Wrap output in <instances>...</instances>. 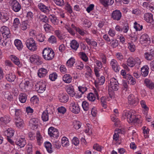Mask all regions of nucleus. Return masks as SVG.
I'll return each instance as SVG.
<instances>
[{
    "mask_svg": "<svg viewBox=\"0 0 154 154\" xmlns=\"http://www.w3.org/2000/svg\"><path fill=\"white\" fill-rule=\"evenodd\" d=\"M149 68L147 65L143 66L141 68V73L142 75L144 77L146 76L149 73Z\"/></svg>",
    "mask_w": 154,
    "mask_h": 154,
    "instance_id": "b1692460",
    "label": "nucleus"
},
{
    "mask_svg": "<svg viewBox=\"0 0 154 154\" xmlns=\"http://www.w3.org/2000/svg\"><path fill=\"white\" fill-rule=\"evenodd\" d=\"M122 14L120 10H116L113 11L111 14V17L113 20L117 21L120 20Z\"/></svg>",
    "mask_w": 154,
    "mask_h": 154,
    "instance_id": "4468645a",
    "label": "nucleus"
},
{
    "mask_svg": "<svg viewBox=\"0 0 154 154\" xmlns=\"http://www.w3.org/2000/svg\"><path fill=\"white\" fill-rule=\"evenodd\" d=\"M128 102L129 104L133 106H136L138 103V98L133 94H130L128 97Z\"/></svg>",
    "mask_w": 154,
    "mask_h": 154,
    "instance_id": "ddd939ff",
    "label": "nucleus"
},
{
    "mask_svg": "<svg viewBox=\"0 0 154 154\" xmlns=\"http://www.w3.org/2000/svg\"><path fill=\"white\" fill-rule=\"evenodd\" d=\"M57 74L56 72H53L49 75V78L51 81H54L57 79Z\"/></svg>",
    "mask_w": 154,
    "mask_h": 154,
    "instance_id": "bf43d9fd",
    "label": "nucleus"
},
{
    "mask_svg": "<svg viewBox=\"0 0 154 154\" xmlns=\"http://www.w3.org/2000/svg\"><path fill=\"white\" fill-rule=\"evenodd\" d=\"M30 85V82L28 79H24L22 80L19 85L20 88L21 90L24 92L26 91L29 86Z\"/></svg>",
    "mask_w": 154,
    "mask_h": 154,
    "instance_id": "6e6552de",
    "label": "nucleus"
},
{
    "mask_svg": "<svg viewBox=\"0 0 154 154\" xmlns=\"http://www.w3.org/2000/svg\"><path fill=\"white\" fill-rule=\"evenodd\" d=\"M29 125L32 127H37L38 119L35 118H32L29 121Z\"/></svg>",
    "mask_w": 154,
    "mask_h": 154,
    "instance_id": "4c0bfd02",
    "label": "nucleus"
},
{
    "mask_svg": "<svg viewBox=\"0 0 154 154\" xmlns=\"http://www.w3.org/2000/svg\"><path fill=\"white\" fill-rule=\"evenodd\" d=\"M63 80L67 83H71L72 80V77L69 74L64 75L63 76Z\"/></svg>",
    "mask_w": 154,
    "mask_h": 154,
    "instance_id": "473e14b6",
    "label": "nucleus"
},
{
    "mask_svg": "<svg viewBox=\"0 0 154 154\" xmlns=\"http://www.w3.org/2000/svg\"><path fill=\"white\" fill-rule=\"evenodd\" d=\"M6 79L9 82H12L14 81L16 76L14 73H10L6 75L5 76Z\"/></svg>",
    "mask_w": 154,
    "mask_h": 154,
    "instance_id": "2f4dec72",
    "label": "nucleus"
},
{
    "mask_svg": "<svg viewBox=\"0 0 154 154\" xmlns=\"http://www.w3.org/2000/svg\"><path fill=\"white\" fill-rule=\"evenodd\" d=\"M48 73L47 69L44 68H41L38 71V75L39 77L42 78L45 77Z\"/></svg>",
    "mask_w": 154,
    "mask_h": 154,
    "instance_id": "a878e982",
    "label": "nucleus"
},
{
    "mask_svg": "<svg viewBox=\"0 0 154 154\" xmlns=\"http://www.w3.org/2000/svg\"><path fill=\"white\" fill-rule=\"evenodd\" d=\"M5 98H6L9 100H12L13 99L12 95L8 91L6 92L4 94Z\"/></svg>",
    "mask_w": 154,
    "mask_h": 154,
    "instance_id": "338daca9",
    "label": "nucleus"
},
{
    "mask_svg": "<svg viewBox=\"0 0 154 154\" xmlns=\"http://www.w3.org/2000/svg\"><path fill=\"white\" fill-rule=\"evenodd\" d=\"M118 42L116 39H112L110 43V45L113 48H115L118 45Z\"/></svg>",
    "mask_w": 154,
    "mask_h": 154,
    "instance_id": "4d7b16f0",
    "label": "nucleus"
},
{
    "mask_svg": "<svg viewBox=\"0 0 154 154\" xmlns=\"http://www.w3.org/2000/svg\"><path fill=\"white\" fill-rule=\"evenodd\" d=\"M10 3L12 9L15 12H18L20 10L21 5L17 0H11Z\"/></svg>",
    "mask_w": 154,
    "mask_h": 154,
    "instance_id": "0eeeda50",
    "label": "nucleus"
},
{
    "mask_svg": "<svg viewBox=\"0 0 154 154\" xmlns=\"http://www.w3.org/2000/svg\"><path fill=\"white\" fill-rule=\"evenodd\" d=\"M87 98L89 101L91 102L94 101L96 99L95 95L92 93H90L88 94Z\"/></svg>",
    "mask_w": 154,
    "mask_h": 154,
    "instance_id": "603ef678",
    "label": "nucleus"
},
{
    "mask_svg": "<svg viewBox=\"0 0 154 154\" xmlns=\"http://www.w3.org/2000/svg\"><path fill=\"white\" fill-rule=\"evenodd\" d=\"M145 58L150 61L154 59V47L150 50L149 52H146L144 54Z\"/></svg>",
    "mask_w": 154,
    "mask_h": 154,
    "instance_id": "a211bd4d",
    "label": "nucleus"
},
{
    "mask_svg": "<svg viewBox=\"0 0 154 154\" xmlns=\"http://www.w3.org/2000/svg\"><path fill=\"white\" fill-rule=\"evenodd\" d=\"M101 102L103 107L105 108L106 106V97H103L100 98Z\"/></svg>",
    "mask_w": 154,
    "mask_h": 154,
    "instance_id": "69168bd1",
    "label": "nucleus"
},
{
    "mask_svg": "<svg viewBox=\"0 0 154 154\" xmlns=\"http://www.w3.org/2000/svg\"><path fill=\"white\" fill-rule=\"evenodd\" d=\"M80 57L84 61L87 62L88 61V58L86 54L83 52H80L79 53Z\"/></svg>",
    "mask_w": 154,
    "mask_h": 154,
    "instance_id": "052dcab7",
    "label": "nucleus"
},
{
    "mask_svg": "<svg viewBox=\"0 0 154 154\" xmlns=\"http://www.w3.org/2000/svg\"><path fill=\"white\" fill-rule=\"evenodd\" d=\"M70 109L71 111L75 114H78L80 111V109L78 105L74 102L70 104Z\"/></svg>",
    "mask_w": 154,
    "mask_h": 154,
    "instance_id": "6ab92c4d",
    "label": "nucleus"
},
{
    "mask_svg": "<svg viewBox=\"0 0 154 154\" xmlns=\"http://www.w3.org/2000/svg\"><path fill=\"white\" fill-rule=\"evenodd\" d=\"M61 141L63 146L66 147L69 145L68 139L66 137H63L61 139Z\"/></svg>",
    "mask_w": 154,
    "mask_h": 154,
    "instance_id": "c03bdc74",
    "label": "nucleus"
},
{
    "mask_svg": "<svg viewBox=\"0 0 154 154\" xmlns=\"http://www.w3.org/2000/svg\"><path fill=\"white\" fill-rule=\"evenodd\" d=\"M46 32H48L52 30V27L48 23L45 24L43 26Z\"/></svg>",
    "mask_w": 154,
    "mask_h": 154,
    "instance_id": "3c124183",
    "label": "nucleus"
},
{
    "mask_svg": "<svg viewBox=\"0 0 154 154\" xmlns=\"http://www.w3.org/2000/svg\"><path fill=\"white\" fill-rule=\"evenodd\" d=\"M48 133L50 136L52 137L57 138L59 136L58 130L52 127H51L48 128Z\"/></svg>",
    "mask_w": 154,
    "mask_h": 154,
    "instance_id": "f8f14e48",
    "label": "nucleus"
},
{
    "mask_svg": "<svg viewBox=\"0 0 154 154\" xmlns=\"http://www.w3.org/2000/svg\"><path fill=\"white\" fill-rule=\"evenodd\" d=\"M35 88L38 92H43L45 90L46 85L45 83L40 82L37 83L35 85Z\"/></svg>",
    "mask_w": 154,
    "mask_h": 154,
    "instance_id": "2eb2a0df",
    "label": "nucleus"
},
{
    "mask_svg": "<svg viewBox=\"0 0 154 154\" xmlns=\"http://www.w3.org/2000/svg\"><path fill=\"white\" fill-rule=\"evenodd\" d=\"M15 142L16 144L19 146L20 148L23 147L26 144V142L25 138H20L17 139Z\"/></svg>",
    "mask_w": 154,
    "mask_h": 154,
    "instance_id": "412c9836",
    "label": "nucleus"
},
{
    "mask_svg": "<svg viewBox=\"0 0 154 154\" xmlns=\"http://www.w3.org/2000/svg\"><path fill=\"white\" fill-rule=\"evenodd\" d=\"M48 113L47 110H45L43 112L42 118L43 121L46 122L48 120Z\"/></svg>",
    "mask_w": 154,
    "mask_h": 154,
    "instance_id": "49530a36",
    "label": "nucleus"
},
{
    "mask_svg": "<svg viewBox=\"0 0 154 154\" xmlns=\"http://www.w3.org/2000/svg\"><path fill=\"white\" fill-rule=\"evenodd\" d=\"M110 65L112 69L116 72H119L120 69V66L117 61L114 59H112L110 61Z\"/></svg>",
    "mask_w": 154,
    "mask_h": 154,
    "instance_id": "f3484780",
    "label": "nucleus"
},
{
    "mask_svg": "<svg viewBox=\"0 0 154 154\" xmlns=\"http://www.w3.org/2000/svg\"><path fill=\"white\" fill-rule=\"evenodd\" d=\"M122 116L124 119L127 118V121L129 123L138 124L140 122V119L133 114L132 111H124Z\"/></svg>",
    "mask_w": 154,
    "mask_h": 154,
    "instance_id": "f257e3e1",
    "label": "nucleus"
},
{
    "mask_svg": "<svg viewBox=\"0 0 154 154\" xmlns=\"http://www.w3.org/2000/svg\"><path fill=\"white\" fill-rule=\"evenodd\" d=\"M36 37L37 40L40 42H43L46 38L45 35L42 33H40L36 35Z\"/></svg>",
    "mask_w": 154,
    "mask_h": 154,
    "instance_id": "79ce46f5",
    "label": "nucleus"
},
{
    "mask_svg": "<svg viewBox=\"0 0 154 154\" xmlns=\"http://www.w3.org/2000/svg\"><path fill=\"white\" fill-rule=\"evenodd\" d=\"M70 44V46L71 48L75 51H76L79 47V44L75 40H72Z\"/></svg>",
    "mask_w": 154,
    "mask_h": 154,
    "instance_id": "72a5a7b5",
    "label": "nucleus"
},
{
    "mask_svg": "<svg viewBox=\"0 0 154 154\" xmlns=\"http://www.w3.org/2000/svg\"><path fill=\"white\" fill-rule=\"evenodd\" d=\"M4 38H2L1 35V33L0 32V45L3 46H5L6 45L7 43L6 40H4Z\"/></svg>",
    "mask_w": 154,
    "mask_h": 154,
    "instance_id": "e2e57ef3",
    "label": "nucleus"
},
{
    "mask_svg": "<svg viewBox=\"0 0 154 154\" xmlns=\"http://www.w3.org/2000/svg\"><path fill=\"white\" fill-rule=\"evenodd\" d=\"M27 48L32 51H35L37 49V46L35 41L32 38L27 39L26 42Z\"/></svg>",
    "mask_w": 154,
    "mask_h": 154,
    "instance_id": "7ed1b4c3",
    "label": "nucleus"
},
{
    "mask_svg": "<svg viewBox=\"0 0 154 154\" xmlns=\"http://www.w3.org/2000/svg\"><path fill=\"white\" fill-rule=\"evenodd\" d=\"M51 23L54 25H57L58 24V20L57 17L54 14L50 15L49 17Z\"/></svg>",
    "mask_w": 154,
    "mask_h": 154,
    "instance_id": "37998d69",
    "label": "nucleus"
},
{
    "mask_svg": "<svg viewBox=\"0 0 154 154\" xmlns=\"http://www.w3.org/2000/svg\"><path fill=\"white\" fill-rule=\"evenodd\" d=\"M11 120V118L10 116H5L3 117L0 118V123L2 124H7L9 123Z\"/></svg>",
    "mask_w": 154,
    "mask_h": 154,
    "instance_id": "393cba45",
    "label": "nucleus"
},
{
    "mask_svg": "<svg viewBox=\"0 0 154 154\" xmlns=\"http://www.w3.org/2000/svg\"><path fill=\"white\" fill-rule=\"evenodd\" d=\"M128 46L129 49L131 52H134L135 50V45L132 43H128Z\"/></svg>",
    "mask_w": 154,
    "mask_h": 154,
    "instance_id": "774afa93",
    "label": "nucleus"
},
{
    "mask_svg": "<svg viewBox=\"0 0 154 154\" xmlns=\"http://www.w3.org/2000/svg\"><path fill=\"white\" fill-rule=\"evenodd\" d=\"M9 111L11 114L15 113V117H20L22 114L20 109H18L16 105H12L9 108Z\"/></svg>",
    "mask_w": 154,
    "mask_h": 154,
    "instance_id": "423d86ee",
    "label": "nucleus"
},
{
    "mask_svg": "<svg viewBox=\"0 0 154 154\" xmlns=\"http://www.w3.org/2000/svg\"><path fill=\"white\" fill-rule=\"evenodd\" d=\"M29 26L28 22L27 21H24L22 22L21 24L20 28L23 30H26Z\"/></svg>",
    "mask_w": 154,
    "mask_h": 154,
    "instance_id": "5fc2aeb1",
    "label": "nucleus"
},
{
    "mask_svg": "<svg viewBox=\"0 0 154 154\" xmlns=\"http://www.w3.org/2000/svg\"><path fill=\"white\" fill-rule=\"evenodd\" d=\"M58 98L60 101L62 103H66L68 100V97L67 95L64 93H60L58 96Z\"/></svg>",
    "mask_w": 154,
    "mask_h": 154,
    "instance_id": "4be33fe9",
    "label": "nucleus"
},
{
    "mask_svg": "<svg viewBox=\"0 0 154 154\" xmlns=\"http://www.w3.org/2000/svg\"><path fill=\"white\" fill-rule=\"evenodd\" d=\"M82 106L83 109L85 111H87L89 109V104L87 101H83L82 104Z\"/></svg>",
    "mask_w": 154,
    "mask_h": 154,
    "instance_id": "13d9d810",
    "label": "nucleus"
},
{
    "mask_svg": "<svg viewBox=\"0 0 154 154\" xmlns=\"http://www.w3.org/2000/svg\"><path fill=\"white\" fill-rule=\"evenodd\" d=\"M0 31L3 38H4L5 40L6 38H9L11 36L9 28L6 26H2L0 29Z\"/></svg>",
    "mask_w": 154,
    "mask_h": 154,
    "instance_id": "1a4fd4ad",
    "label": "nucleus"
},
{
    "mask_svg": "<svg viewBox=\"0 0 154 154\" xmlns=\"http://www.w3.org/2000/svg\"><path fill=\"white\" fill-rule=\"evenodd\" d=\"M127 64L131 67H133L135 65L138 66L141 63L140 59L137 57L135 59L131 57H130L127 60Z\"/></svg>",
    "mask_w": 154,
    "mask_h": 154,
    "instance_id": "39448f33",
    "label": "nucleus"
},
{
    "mask_svg": "<svg viewBox=\"0 0 154 154\" xmlns=\"http://www.w3.org/2000/svg\"><path fill=\"white\" fill-rule=\"evenodd\" d=\"M36 134L37 142L38 143V144L39 145H40L43 142L42 137L40 134L39 132H37Z\"/></svg>",
    "mask_w": 154,
    "mask_h": 154,
    "instance_id": "de8ad7c7",
    "label": "nucleus"
},
{
    "mask_svg": "<svg viewBox=\"0 0 154 154\" xmlns=\"http://www.w3.org/2000/svg\"><path fill=\"white\" fill-rule=\"evenodd\" d=\"M29 60L31 63L37 65H41L43 63L42 58L37 54L32 55L29 58Z\"/></svg>",
    "mask_w": 154,
    "mask_h": 154,
    "instance_id": "20e7f679",
    "label": "nucleus"
},
{
    "mask_svg": "<svg viewBox=\"0 0 154 154\" xmlns=\"http://www.w3.org/2000/svg\"><path fill=\"white\" fill-rule=\"evenodd\" d=\"M100 1L101 4L104 7L111 5L114 3V0H100Z\"/></svg>",
    "mask_w": 154,
    "mask_h": 154,
    "instance_id": "bb28decb",
    "label": "nucleus"
},
{
    "mask_svg": "<svg viewBox=\"0 0 154 154\" xmlns=\"http://www.w3.org/2000/svg\"><path fill=\"white\" fill-rule=\"evenodd\" d=\"M98 85H102L104 83L105 81V77L103 76H101L98 78V81H97Z\"/></svg>",
    "mask_w": 154,
    "mask_h": 154,
    "instance_id": "8fccbe9b",
    "label": "nucleus"
},
{
    "mask_svg": "<svg viewBox=\"0 0 154 154\" xmlns=\"http://www.w3.org/2000/svg\"><path fill=\"white\" fill-rule=\"evenodd\" d=\"M11 59L15 64L18 66L19 67H21L22 66V64L20 63L19 59L16 56L11 55Z\"/></svg>",
    "mask_w": 154,
    "mask_h": 154,
    "instance_id": "c756f323",
    "label": "nucleus"
},
{
    "mask_svg": "<svg viewBox=\"0 0 154 154\" xmlns=\"http://www.w3.org/2000/svg\"><path fill=\"white\" fill-rule=\"evenodd\" d=\"M14 131L12 128H8L4 131V134L7 137V138H10L14 135Z\"/></svg>",
    "mask_w": 154,
    "mask_h": 154,
    "instance_id": "c85d7f7f",
    "label": "nucleus"
},
{
    "mask_svg": "<svg viewBox=\"0 0 154 154\" xmlns=\"http://www.w3.org/2000/svg\"><path fill=\"white\" fill-rule=\"evenodd\" d=\"M124 78L127 79L128 83L131 85H134L136 83L135 79L128 74H127V75L125 77H124Z\"/></svg>",
    "mask_w": 154,
    "mask_h": 154,
    "instance_id": "cd10ccee",
    "label": "nucleus"
},
{
    "mask_svg": "<svg viewBox=\"0 0 154 154\" xmlns=\"http://www.w3.org/2000/svg\"><path fill=\"white\" fill-rule=\"evenodd\" d=\"M38 7L39 9L42 12L48 14L50 12V7L45 5L42 3H39L38 4Z\"/></svg>",
    "mask_w": 154,
    "mask_h": 154,
    "instance_id": "dca6fc26",
    "label": "nucleus"
},
{
    "mask_svg": "<svg viewBox=\"0 0 154 154\" xmlns=\"http://www.w3.org/2000/svg\"><path fill=\"white\" fill-rule=\"evenodd\" d=\"M9 19L8 15L6 13H1L0 15V20L4 23Z\"/></svg>",
    "mask_w": 154,
    "mask_h": 154,
    "instance_id": "e433bc0d",
    "label": "nucleus"
},
{
    "mask_svg": "<svg viewBox=\"0 0 154 154\" xmlns=\"http://www.w3.org/2000/svg\"><path fill=\"white\" fill-rule=\"evenodd\" d=\"M20 24V21L17 18H15L14 20L13 26L15 28H17Z\"/></svg>",
    "mask_w": 154,
    "mask_h": 154,
    "instance_id": "6e6d98bb",
    "label": "nucleus"
},
{
    "mask_svg": "<svg viewBox=\"0 0 154 154\" xmlns=\"http://www.w3.org/2000/svg\"><path fill=\"white\" fill-rule=\"evenodd\" d=\"M44 146L48 153H51L53 152L51 143L49 142H46L44 143Z\"/></svg>",
    "mask_w": 154,
    "mask_h": 154,
    "instance_id": "c9c22d12",
    "label": "nucleus"
},
{
    "mask_svg": "<svg viewBox=\"0 0 154 154\" xmlns=\"http://www.w3.org/2000/svg\"><path fill=\"white\" fill-rule=\"evenodd\" d=\"M42 57L46 60H52L55 56L53 50L51 48H46L43 50Z\"/></svg>",
    "mask_w": 154,
    "mask_h": 154,
    "instance_id": "f03ea898",
    "label": "nucleus"
},
{
    "mask_svg": "<svg viewBox=\"0 0 154 154\" xmlns=\"http://www.w3.org/2000/svg\"><path fill=\"white\" fill-rule=\"evenodd\" d=\"M48 41L52 44L56 43L57 42V38L54 36L51 35L48 38Z\"/></svg>",
    "mask_w": 154,
    "mask_h": 154,
    "instance_id": "0e129e2a",
    "label": "nucleus"
},
{
    "mask_svg": "<svg viewBox=\"0 0 154 154\" xmlns=\"http://www.w3.org/2000/svg\"><path fill=\"white\" fill-rule=\"evenodd\" d=\"M144 19L149 23H151L153 21L152 15V14L149 13H146L144 14Z\"/></svg>",
    "mask_w": 154,
    "mask_h": 154,
    "instance_id": "5701e85b",
    "label": "nucleus"
},
{
    "mask_svg": "<svg viewBox=\"0 0 154 154\" xmlns=\"http://www.w3.org/2000/svg\"><path fill=\"white\" fill-rule=\"evenodd\" d=\"M150 38L146 34H144L141 35L140 38V43L145 46L148 45L150 43Z\"/></svg>",
    "mask_w": 154,
    "mask_h": 154,
    "instance_id": "9b49d317",
    "label": "nucleus"
},
{
    "mask_svg": "<svg viewBox=\"0 0 154 154\" xmlns=\"http://www.w3.org/2000/svg\"><path fill=\"white\" fill-rule=\"evenodd\" d=\"M26 151L28 154H32V146L31 143H29L26 146Z\"/></svg>",
    "mask_w": 154,
    "mask_h": 154,
    "instance_id": "680f3d73",
    "label": "nucleus"
},
{
    "mask_svg": "<svg viewBox=\"0 0 154 154\" xmlns=\"http://www.w3.org/2000/svg\"><path fill=\"white\" fill-rule=\"evenodd\" d=\"M67 93L72 97L75 95V93L74 92V89L72 87H68L66 88Z\"/></svg>",
    "mask_w": 154,
    "mask_h": 154,
    "instance_id": "09e8293b",
    "label": "nucleus"
},
{
    "mask_svg": "<svg viewBox=\"0 0 154 154\" xmlns=\"http://www.w3.org/2000/svg\"><path fill=\"white\" fill-rule=\"evenodd\" d=\"M15 122L16 126L19 128H22L24 126V122L20 117H15Z\"/></svg>",
    "mask_w": 154,
    "mask_h": 154,
    "instance_id": "aec40b11",
    "label": "nucleus"
},
{
    "mask_svg": "<svg viewBox=\"0 0 154 154\" xmlns=\"http://www.w3.org/2000/svg\"><path fill=\"white\" fill-rule=\"evenodd\" d=\"M75 60L73 57H71L67 61L66 65L68 67H72L75 63Z\"/></svg>",
    "mask_w": 154,
    "mask_h": 154,
    "instance_id": "ea45409f",
    "label": "nucleus"
},
{
    "mask_svg": "<svg viewBox=\"0 0 154 154\" xmlns=\"http://www.w3.org/2000/svg\"><path fill=\"white\" fill-rule=\"evenodd\" d=\"M144 83L146 86L151 89L154 88V84L153 82L149 79H146L144 80Z\"/></svg>",
    "mask_w": 154,
    "mask_h": 154,
    "instance_id": "7c9ffc66",
    "label": "nucleus"
},
{
    "mask_svg": "<svg viewBox=\"0 0 154 154\" xmlns=\"http://www.w3.org/2000/svg\"><path fill=\"white\" fill-rule=\"evenodd\" d=\"M119 87V83L117 80L114 78L111 79L109 84V88L113 91H117L118 90Z\"/></svg>",
    "mask_w": 154,
    "mask_h": 154,
    "instance_id": "9d476101",
    "label": "nucleus"
},
{
    "mask_svg": "<svg viewBox=\"0 0 154 154\" xmlns=\"http://www.w3.org/2000/svg\"><path fill=\"white\" fill-rule=\"evenodd\" d=\"M19 99L20 102L22 103H25L26 100V94L25 93H21L19 95Z\"/></svg>",
    "mask_w": 154,
    "mask_h": 154,
    "instance_id": "58836bf2",
    "label": "nucleus"
},
{
    "mask_svg": "<svg viewBox=\"0 0 154 154\" xmlns=\"http://www.w3.org/2000/svg\"><path fill=\"white\" fill-rule=\"evenodd\" d=\"M85 40L89 45L94 47H96L97 45V42L93 40H91L89 38H86Z\"/></svg>",
    "mask_w": 154,
    "mask_h": 154,
    "instance_id": "f704fd0d",
    "label": "nucleus"
},
{
    "mask_svg": "<svg viewBox=\"0 0 154 154\" xmlns=\"http://www.w3.org/2000/svg\"><path fill=\"white\" fill-rule=\"evenodd\" d=\"M55 35L59 39L61 40L63 38V35L60 31L59 30H55L54 31Z\"/></svg>",
    "mask_w": 154,
    "mask_h": 154,
    "instance_id": "864d4df0",
    "label": "nucleus"
},
{
    "mask_svg": "<svg viewBox=\"0 0 154 154\" xmlns=\"http://www.w3.org/2000/svg\"><path fill=\"white\" fill-rule=\"evenodd\" d=\"M14 44L19 50H21L23 48V46L21 41L19 39H16L14 41Z\"/></svg>",
    "mask_w": 154,
    "mask_h": 154,
    "instance_id": "a19ab883",
    "label": "nucleus"
},
{
    "mask_svg": "<svg viewBox=\"0 0 154 154\" xmlns=\"http://www.w3.org/2000/svg\"><path fill=\"white\" fill-rule=\"evenodd\" d=\"M38 18L42 22L46 23L48 22V18L45 15L40 14L38 16Z\"/></svg>",
    "mask_w": 154,
    "mask_h": 154,
    "instance_id": "a18cd8bd",
    "label": "nucleus"
}]
</instances>
